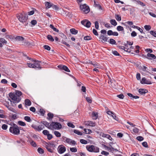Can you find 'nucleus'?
<instances>
[{"instance_id":"18","label":"nucleus","mask_w":156,"mask_h":156,"mask_svg":"<svg viewBox=\"0 0 156 156\" xmlns=\"http://www.w3.org/2000/svg\"><path fill=\"white\" fill-rule=\"evenodd\" d=\"M127 95L131 98V99H132L133 98L137 99L139 98V97L138 96H134L132 94L130 93H128Z\"/></svg>"},{"instance_id":"33","label":"nucleus","mask_w":156,"mask_h":156,"mask_svg":"<svg viewBox=\"0 0 156 156\" xmlns=\"http://www.w3.org/2000/svg\"><path fill=\"white\" fill-rule=\"evenodd\" d=\"M136 2L138 4H140L142 6L144 7L146 6V4H145L140 0H137L136 1Z\"/></svg>"},{"instance_id":"32","label":"nucleus","mask_w":156,"mask_h":156,"mask_svg":"<svg viewBox=\"0 0 156 156\" xmlns=\"http://www.w3.org/2000/svg\"><path fill=\"white\" fill-rule=\"evenodd\" d=\"M54 134L55 136L58 137H60L61 136V133L57 131H54Z\"/></svg>"},{"instance_id":"47","label":"nucleus","mask_w":156,"mask_h":156,"mask_svg":"<svg viewBox=\"0 0 156 156\" xmlns=\"http://www.w3.org/2000/svg\"><path fill=\"white\" fill-rule=\"evenodd\" d=\"M70 151L73 152H76L77 151V150L76 147L70 148Z\"/></svg>"},{"instance_id":"41","label":"nucleus","mask_w":156,"mask_h":156,"mask_svg":"<svg viewBox=\"0 0 156 156\" xmlns=\"http://www.w3.org/2000/svg\"><path fill=\"white\" fill-rule=\"evenodd\" d=\"M117 29L119 31H122L124 30L123 27L120 26H118L117 27Z\"/></svg>"},{"instance_id":"40","label":"nucleus","mask_w":156,"mask_h":156,"mask_svg":"<svg viewBox=\"0 0 156 156\" xmlns=\"http://www.w3.org/2000/svg\"><path fill=\"white\" fill-rule=\"evenodd\" d=\"M115 17L116 20L118 21H121V16L118 14H116L115 15Z\"/></svg>"},{"instance_id":"58","label":"nucleus","mask_w":156,"mask_h":156,"mask_svg":"<svg viewBox=\"0 0 156 156\" xmlns=\"http://www.w3.org/2000/svg\"><path fill=\"white\" fill-rule=\"evenodd\" d=\"M0 41L1 42L3 43L6 44L7 43V41L3 38H0Z\"/></svg>"},{"instance_id":"45","label":"nucleus","mask_w":156,"mask_h":156,"mask_svg":"<svg viewBox=\"0 0 156 156\" xmlns=\"http://www.w3.org/2000/svg\"><path fill=\"white\" fill-rule=\"evenodd\" d=\"M136 139L138 141H141L143 140L144 139V138L140 136H138L136 137Z\"/></svg>"},{"instance_id":"48","label":"nucleus","mask_w":156,"mask_h":156,"mask_svg":"<svg viewBox=\"0 0 156 156\" xmlns=\"http://www.w3.org/2000/svg\"><path fill=\"white\" fill-rule=\"evenodd\" d=\"M45 135L47 136L49 134V132L47 130H44L42 132Z\"/></svg>"},{"instance_id":"15","label":"nucleus","mask_w":156,"mask_h":156,"mask_svg":"<svg viewBox=\"0 0 156 156\" xmlns=\"http://www.w3.org/2000/svg\"><path fill=\"white\" fill-rule=\"evenodd\" d=\"M85 124L87 126H95V123L91 121H87L85 122Z\"/></svg>"},{"instance_id":"59","label":"nucleus","mask_w":156,"mask_h":156,"mask_svg":"<svg viewBox=\"0 0 156 156\" xmlns=\"http://www.w3.org/2000/svg\"><path fill=\"white\" fill-rule=\"evenodd\" d=\"M27 65L29 67L34 68V65L33 64V63H27Z\"/></svg>"},{"instance_id":"27","label":"nucleus","mask_w":156,"mask_h":156,"mask_svg":"<svg viewBox=\"0 0 156 156\" xmlns=\"http://www.w3.org/2000/svg\"><path fill=\"white\" fill-rule=\"evenodd\" d=\"M53 30L57 32H59V30L56 28L52 24H50L49 26Z\"/></svg>"},{"instance_id":"9","label":"nucleus","mask_w":156,"mask_h":156,"mask_svg":"<svg viewBox=\"0 0 156 156\" xmlns=\"http://www.w3.org/2000/svg\"><path fill=\"white\" fill-rule=\"evenodd\" d=\"M33 64L34 69H41V67L40 66V63L41 62L40 61L35 60L33 61Z\"/></svg>"},{"instance_id":"56","label":"nucleus","mask_w":156,"mask_h":156,"mask_svg":"<svg viewBox=\"0 0 156 156\" xmlns=\"http://www.w3.org/2000/svg\"><path fill=\"white\" fill-rule=\"evenodd\" d=\"M95 26L96 29H99V23L98 21H96L95 22Z\"/></svg>"},{"instance_id":"50","label":"nucleus","mask_w":156,"mask_h":156,"mask_svg":"<svg viewBox=\"0 0 156 156\" xmlns=\"http://www.w3.org/2000/svg\"><path fill=\"white\" fill-rule=\"evenodd\" d=\"M101 154H102L105 155V156H108V155H109V153L108 152H106V151H103L101 152Z\"/></svg>"},{"instance_id":"49","label":"nucleus","mask_w":156,"mask_h":156,"mask_svg":"<svg viewBox=\"0 0 156 156\" xmlns=\"http://www.w3.org/2000/svg\"><path fill=\"white\" fill-rule=\"evenodd\" d=\"M39 112L41 113V115L43 116L45 113V111L42 109H40L39 110Z\"/></svg>"},{"instance_id":"20","label":"nucleus","mask_w":156,"mask_h":156,"mask_svg":"<svg viewBox=\"0 0 156 156\" xmlns=\"http://www.w3.org/2000/svg\"><path fill=\"white\" fill-rule=\"evenodd\" d=\"M48 117L47 118V119H48L49 120L51 121L53 118L54 115L51 112H49L48 114Z\"/></svg>"},{"instance_id":"3","label":"nucleus","mask_w":156,"mask_h":156,"mask_svg":"<svg viewBox=\"0 0 156 156\" xmlns=\"http://www.w3.org/2000/svg\"><path fill=\"white\" fill-rule=\"evenodd\" d=\"M28 16L25 13H20L19 15H17V17L19 20L21 22H25L28 19Z\"/></svg>"},{"instance_id":"25","label":"nucleus","mask_w":156,"mask_h":156,"mask_svg":"<svg viewBox=\"0 0 156 156\" xmlns=\"http://www.w3.org/2000/svg\"><path fill=\"white\" fill-rule=\"evenodd\" d=\"M47 38L49 41H51L53 42L54 41V40L53 37L51 35H48L47 36Z\"/></svg>"},{"instance_id":"37","label":"nucleus","mask_w":156,"mask_h":156,"mask_svg":"<svg viewBox=\"0 0 156 156\" xmlns=\"http://www.w3.org/2000/svg\"><path fill=\"white\" fill-rule=\"evenodd\" d=\"M141 69L143 71H145L149 73H150L147 71V68L145 66H143V67H141Z\"/></svg>"},{"instance_id":"8","label":"nucleus","mask_w":156,"mask_h":156,"mask_svg":"<svg viewBox=\"0 0 156 156\" xmlns=\"http://www.w3.org/2000/svg\"><path fill=\"white\" fill-rule=\"evenodd\" d=\"M31 127L35 130L38 131H40L41 130L44 128V126L42 125H40L39 126H37L35 125L32 124L31 125Z\"/></svg>"},{"instance_id":"7","label":"nucleus","mask_w":156,"mask_h":156,"mask_svg":"<svg viewBox=\"0 0 156 156\" xmlns=\"http://www.w3.org/2000/svg\"><path fill=\"white\" fill-rule=\"evenodd\" d=\"M142 56L144 58H146L150 60H154L156 58V56L150 53H148L147 55H142Z\"/></svg>"},{"instance_id":"55","label":"nucleus","mask_w":156,"mask_h":156,"mask_svg":"<svg viewBox=\"0 0 156 156\" xmlns=\"http://www.w3.org/2000/svg\"><path fill=\"white\" fill-rule=\"evenodd\" d=\"M112 54L116 56H119L120 54L118 53V52L116 51H112Z\"/></svg>"},{"instance_id":"29","label":"nucleus","mask_w":156,"mask_h":156,"mask_svg":"<svg viewBox=\"0 0 156 156\" xmlns=\"http://www.w3.org/2000/svg\"><path fill=\"white\" fill-rule=\"evenodd\" d=\"M109 148L107 149L108 151L112 152H113L114 151V148L112 147L111 145L110 144L109 145Z\"/></svg>"},{"instance_id":"11","label":"nucleus","mask_w":156,"mask_h":156,"mask_svg":"<svg viewBox=\"0 0 156 156\" xmlns=\"http://www.w3.org/2000/svg\"><path fill=\"white\" fill-rule=\"evenodd\" d=\"M58 67L62 70H64L67 72H70V70L66 66L63 65H59L58 66Z\"/></svg>"},{"instance_id":"35","label":"nucleus","mask_w":156,"mask_h":156,"mask_svg":"<svg viewBox=\"0 0 156 156\" xmlns=\"http://www.w3.org/2000/svg\"><path fill=\"white\" fill-rule=\"evenodd\" d=\"M24 119L27 121L30 122L31 121V120L29 116H26L24 118Z\"/></svg>"},{"instance_id":"24","label":"nucleus","mask_w":156,"mask_h":156,"mask_svg":"<svg viewBox=\"0 0 156 156\" xmlns=\"http://www.w3.org/2000/svg\"><path fill=\"white\" fill-rule=\"evenodd\" d=\"M25 105L27 106H30L31 104V102L29 99H27L25 100Z\"/></svg>"},{"instance_id":"54","label":"nucleus","mask_w":156,"mask_h":156,"mask_svg":"<svg viewBox=\"0 0 156 156\" xmlns=\"http://www.w3.org/2000/svg\"><path fill=\"white\" fill-rule=\"evenodd\" d=\"M44 48L46 50L49 51L50 50L51 48L48 45H44Z\"/></svg>"},{"instance_id":"53","label":"nucleus","mask_w":156,"mask_h":156,"mask_svg":"<svg viewBox=\"0 0 156 156\" xmlns=\"http://www.w3.org/2000/svg\"><path fill=\"white\" fill-rule=\"evenodd\" d=\"M117 97L120 99H123L124 97V96L122 94H121L119 95H117Z\"/></svg>"},{"instance_id":"17","label":"nucleus","mask_w":156,"mask_h":156,"mask_svg":"<svg viewBox=\"0 0 156 156\" xmlns=\"http://www.w3.org/2000/svg\"><path fill=\"white\" fill-rule=\"evenodd\" d=\"M45 143L46 144L49 145V146L51 147L54 148L55 147V144L53 141H51L48 143H47L45 142Z\"/></svg>"},{"instance_id":"19","label":"nucleus","mask_w":156,"mask_h":156,"mask_svg":"<svg viewBox=\"0 0 156 156\" xmlns=\"http://www.w3.org/2000/svg\"><path fill=\"white\" fill-rule=\"evenodd\" d=\"M45 5L46 7V8L49 9L52 6L53 4L50 2H45Z\"/></svg>"},{"instance_id":"63","label":"nucleus","mask_w":156,"mask_h":156,"mask_svg":"<svg viewBox=\"0 0 156 156\" xmlns=\"http://www.w3.org/2000/svg\"><path fill=\"white\" fill-rule=\"evenodd\" d=\"M87 20H82L81 21V23L84 26H86V23L87 22Z\"/></svg>"},{"instance_id":"21","label":"nucleus","mask_w":156,"mask_h":156,"mask_svg":"<svg viewBox=\"0 0 156 156\" xmlns=\"http://www.w3.org/2000/svg\"><path fill=\"white\" fill-rule=\"evenodd\" d=\"M92 116L93 119H96L98 118V113L97 112H93L92 113Z\"/></svg>"},{"instance_id":"4","label":"nucleus","mask_w":156,"mask_h":156,"mask_svg":"<svg viewBox=\"0 0 156 156\" xmlns=\"http://www.w3.org/2000/svg\"><path fill=\"white\" fill-rule=\"evenodd\" d=\"M87 150L90 152H98L99 148L93 145H87L86 146Z\"/></svg>"},{"instance_id":"28","label":"nucleus","mask_w":156,"mask_h":156,"mask_svg":"<svg viewBox=\"0 0 156 156\" xmlns=\"http://www.w3.org/2000/svg\"><path fill=\"white\" fill-rule=\"evenodd\" d=\"M109 43L112 44H115L116 45V43L115 40L112 39H110L109 41H108Z\"/></svg>"},{"instance_id":"13","label":"nucleus","mask_w":156,"mask_h":156,"mask_svg":"<svg viewBox=\"0 0 156 156\" xmlns=\"http://www.w3.org/2000/svg\"><path fill=\"white\" fill-rule=\"evenodd\" d=\"M41 123L43 124L46 127L48 128V129H51V123L50 124L49 123L44 121H42L41 122Z\"/></svg>"},{"instance_id":"16","label":"nucleus","mask_w":156,"mask_h":156,"mask_svg":"<svg viewBox=\"0 0 156 156\" xmlns=\"http://www.w3.org/2000/svg\"><path fill=\"white\" fill-rule=\"evenodd\" d=\"M99 38L100 39H102V40L105 42L107 41L108 39V38L107 36L102 34H101L100 36L99 37Z\"/></svg>"},{"instance_id":"61","label":"nucleus","mask_w":156,"mask_h":156,"mask_svg":"<svg viewBox=\"0 0 156 156\" xmlns=\"http://www.w3.org/2000/svg\"><path fill=\"white\" fill-rule=\"evenodd\" d=\"M47 136V139L49 140H51L53 138L52 135L51 134H50L49 133L48 134V135Z\"/></svg>"},{"instance_id":"23","label":"nucleus","mask_w":156,"mask_h":156,"mask_svg":"<svg viewBox=\"0 0 156 156\" xmlns=\"http://www.w3.org/2000/svg\"><path fill=\"white\" fill-rule=\"evenodd\" d=\"M70 31V32L73 34H76L78 33V30L74 28L71 29Z\"/></svg>"},{"instance_id":"64","label":"nucleus","mask_w":156,"mask_h":156,"mask_svg":"<svg viewBox=\"0 0 156 156\" xmlns=\"http://www.w3.org/2000/svg\"><path fill=\"white\" fill-rule=\"evenodd\" d=\"M142 145L145 147H147L148 146L147 143L146 142H144L142 143Z\"/></svg>"},{"instance_id":"60","label":"nucleus","mask_w":156,"mask_h":156,"mask_svg":"<svg viewBox=\"0 0 156 156\" xmlns=\"http://www.w3.org/2000/svg\"><path fill=\"white\" fill-rule=\"evenodd\" d=\"M86 100L87 102L90 103H92V100L90 99V98L88 97H87L86 98Z\"/></svg>"},{"instance_id":"38","label":"nucleus","mask_w":156,"mask_h":156,"mask_svg":"<svg viewBox=\"0 0 156 156\" xmlns=\"http://www.w3.org/2000/svg\"><path fill=\"white\" fill-rule=\"evenodd\" d=\"M144 27L147 31L149 30L151 28V26L150 25H145L144 26Z\"/></svg>"},{"instance_id":"5","label":"nucleus","mask_w":156,"mask_h":156,"mask_svg":"<svg viewBox=\"0 0 156 156\" xmlns=\"http://www.w3.org/2000/svg\"><path fill=\"white\" fill-rule=\"evenodd\" d=\"M51 129H61L62 127L61 124L58 122H52L51 123Z\"/></svg>"},{"instance_id":"26","label":"nucleus","mask_w":156,"mask_h":156,"mask_svg":"<svg viewBox=\"0 0 156 156\" xmlns=\"http://www.w3.org/2000/svg\"><path fill=\"white\" fill-rule=\"evenodd\" d=\"M110 22L112 25L115 26L117 25V23L116 21L115 20L112 19L110 20Z\"/></svg>"},{"instance_id":"42","label":"nucleus","mask_w":156,"mask_h":156,"mask_svg":"<svg viewBox=\"0 0 156 156\" xmlns=\"http://www.w3.org/2000/svg\"><path fill=\"white\" fill-rule=\"evenodd\" d=\"M18 123L19 125L23 126H25L26 125L24 122L21 121H18Z\"/></svg>"},{"instance_id":"10","label":"nucleus","mask_w":156,"mask_h":156,"mask_svg":"<svg viewBox=\"0 0 156 156\" xmlns=\"http://www.w3.org/2000/svg\"><path fill=\"white\" fill-rule=\"evenodd\" d=\"M58 152L60 154L63 153L66 150V148L65 146L62 145H61L58 147L57 148Z\"/></svg>"},{"instance_id":"51","label":"nucleus","mask_w":156,"mask_h":156,"mask_svg":"<svg viewBox=\"0 0 156 156\" xmlns=\"http://www.w3.org/2000/svg\"><path fill=\"white\" fill-rule=\"evenodd\" d=\"M67 125L69 127H71L72 128H74L75 127V126L71 122L68 123Z\"/></svg>"},{"instance_id":"52","label":"nucleus","mask_w":156,"mask_h":156,"mask_svg":"<svg viewBox=\"0 0 156 156\" xmlns=\"http://www.w3.org/2000/svg\"><path fill=\"white\" fill-rule=\"evenodd\" d=\"M2 128L3 130H6L8 128V126L6 124H4L2 126Z\"/></svg>"},{"instance_id":"12","label":"nucleus","mask_w":156,"mask_h":156,"mask_svg":"<svg viewBox=\"0 0 156 156\" xmlns=\"http://www.w3.org/2000/svg\"><path fill=\"white\" fill-rule=\"evenodd\" d=\"M140 83L142 84H151L152 83L151 81L148 80L145 77H143L142 78L141 80L140 81Z\"/></svg>"},{"instance_id":"22","label":"nucleus","mask_w":156,"mask_h":156,"mask_svg":"<svg viewBox=\"0 0 156 156\" xmlns=\"http://www.w3.org/2000/svg\"><path fill=\"white\" fill-rule=\"evenodd\" d=\"M15 39L16 40L22 41L24 40V38L22 36H17L15 37Z\"/></svg>"},{"instance_id":"6","label":"nucleus","mask_w":156,"mask_h":156,"mask_svg":"<svg viewBox=\"0 0 156 156\" xmlns=\"http://www.w3.org/2000/svg\"><path fill=\"white\" fill-rule=\"evenodd\" d=\"M80 7L81 10L86 14L88 13L90 11L89 7L85 4L80 5Z\"/></svg>"},{"instance_id":"46","label":"nucleus","mask_w":156,"mask_h":156,"mask_svg":"<svg viewBox=\"0 0 156 156\" xmlns=\"http://www.w3.org/2000/svg\"><path fill=\"white\" fill-rule=\"evenodd\" d=\"M80 142L83 144H86L87 143V141L81 139L80 140Z\"/></svg>"},{"instance_id":"1","label":"nucleus","mask_w":156,"mask_h":156,"mask_svg":"<svg viewBox=\"0 0 156 156\" xmlns=\"http://www.w3.org/2000/svg\"><path fill=\"white\" fill-rule=\"evenodd\" d=\"M22 94V92L18 90H16L15 94L12 92H10L9 94V96L11 100L10 99H8L10 101L11 104L12 106H14L16 105V104H14L17 103L20 101L21 99V98L20 96Z\"/></svg>"},{"instance_id":"39","label":"nucleus","mask_w":156,"mask_h":156,"mask_svg":"<svg viewBox=\"0 0 156 156\" xmlns=\"http://www.w3.org/2000/svg\"><path fill=\"white\" fill-rule=\"evenodd\" d=\"M86 23V24L85 27L87 28H89L91 25V23L90 22L88 21V20H87V22Z\"/></svg>"},{"instance_id":"31","label":"nucleus","mask_w":156,"mask_h":156,"mask_svg":"<svg viewBox=\"0 0 156 156\" xmlns=\"http://www.w3.org/2000/svg\"><path fill=\"white\" fill-rule=\"evenodd\" d=\"M84 131L85 133L87 134H90L91 133V131L90 129H84Z\"/></svg>"},{"instance_id":"2","label":"nucleus","mask_w":156,"mask_h":156,"mask_svg":"<svg viewBox=\"0 0 156 156\" xmlns=\"http://www.w3.org/2000/svg\"><path fill=\"white\" fill-rule=\"evenodd\" d=\"M9 132L11 133L16 135H18L20 134V129L18 126L16 124L13 123V126H10Z\"/></svg>"},{"instance_id":"14","label":"nucleus","mask_w":156,"mask_h":156,"mask_svg":"<svg viewBox=\"0 0 156 156\" xmlns=\"http://www.w3.org/2000/svg\"><path fill=\"white\" fill-rule=\"evenodd\" d=\"M138 92L141 95H144L148 92V90L145 89L140 88L139 89Z\"/></svg>"},{"instance_id":"30","label":"nucleus","mask_w":156,"mask_h":156,"mask_svg":"<svg viewBox=\"0 0 156 156\" xmlns=\"http://www.w3.org/2000/svg\"><path fill=\"white\" fill-rule=\"evenodd\" d=\"M73 132L74 133L77 134L79 135H82L83 134V133L82 132L76 129H74L73 130Z\"/></svg>"},{"instance_id":"44","label":"nucleus","mask_w":156,"mask_h":156,"mask_svg":"<svg viewBox=\"0 0 156 156\" xmlns=\"http://www.w3.org/2000/svg\"><path fill=\"white\" fill-rule=\"evenodd\" d=\"M84 39L85 40H90L92 39V38L90 36H86L84 37Z\"/></svg>"},{"instance_id":"36","label":"nucleus","mask_w":156,"mask_h":156,"mask_svg":"<svg viewBox=\"0 0 156 156\" xmlns=\"http://www.w3.org/2000/svg\"><path fill=\"white\" fill-rule=\"evenodd\" d=\"M30 144L31 146L34 147H36L37 146V144L33 140H31L30 141Z\"/></svg>"},{"instance_id":"62","label":"nucleus","mask_w":156,"mask_h":156,"mask_svg":"<svg viewBox=\"0 0 156 156\" xmlns=\"http://www.w3.org/2000/svg\"><path fill=\"white\" fill-rule=\"evenodd\" d=\"M17 115L16 114H13L12 116V120L16 119L17 118Z\"/></svg>"},{"instance_id":"43","label":"nucleus","mask_w":156,"mask_h":156,"mask_svg":"<svg viewBox=\"0 0 156 156\" xmlns=\"http://www.w3.org/2000/svg\"><path fill=\"white\" fill-rule=\"evenodd\" d=\"M150 33V34L154 37H156V31L154 30H151Z\"/></svg>"},{"instance_id":"34","label":"nucleus","mask_w":156,"mask_h":156,"mask_svg":"<svg viewBox=\"0 0 156 156\" xmlns=\"http://www.w3.org/2000/svg\"><path fill=\"white\" fill-rule=\"evenodd\" d=\"M38 152L41 154H43L44 153V150L42 148L39 147L37 149Z\"/></svg>"},{"instance_id":"57","label":"nucleus","mask_w":156,"mask_h":156,"mask_svg":"<svg viewBox=\"0 0 156 156\" xmlns=\"http://www.w3.org/2000/svg\"><path fill=\"white\" fill-rule=\"evenodd\" d=\"M61 43L62 44L66 45V46H67L68 47H70V45L69 44H67L66 42L65 41L63 40H62Z\"/></svg>"}]
</instances>
